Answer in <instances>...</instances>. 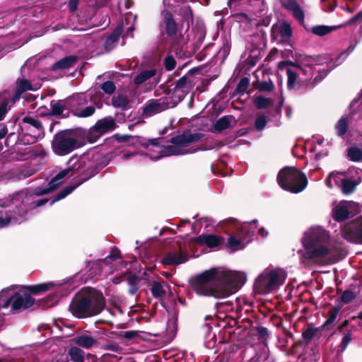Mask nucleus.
Segmentation results:
<instances>
[{
  "label": "nucleus",
  "mask_w": 362,
  "mask_h": 362,
  "mask_svg": "<svg viewBox=\"0 0 362 362\" xmlns=\"http://www.w3.org/2000/svg\"><path fill=\"white\" fill-rule=\"evenodd\" d=\"M23 197V193L21 192L13 198L8 197L0 200V228L13 224H18L25 221V211H18V215H13L11 213L3 211L2 208L9 206L11 203L17 202Z\"/></svg>",
  "instance_id": "10"
},
{
  "label": "nucleus",
  "mask_w": 362,
  "mask_h": 362,
  "mask_svg": "<svg viewBox=\"0 0 362 362\" xmlns=\"http://www.w3.org/2000/svg\"><path fill=\"white\" fill-rule=\"evenodd\" d=\"M327 72L325 73L323 76H321V74H320L318 76H316L314 79L315 83L321 81L327 75Z\"/></svg>",
  "instance_id": "62"
},
{
  "label": "nucleus",
  "mask_w": 362,
  "mask_h": 362,
  "mask_svg": "<svg viewBox=\"0 0 362 362\" xmlns=\"http://www.w3.org/2000/svg\"><path fill=\"white\" fill-rule=\"evenodd\" d=\"M76 59L74 57H65L53 64L52 70L66 69L74 66Z\"/></svg>",
  "instance_id": "26"
},
{
  "label": "nucleus",
  "mask_w": 362,
  "mask_h": 362,
  "mask_svg": "<svg viewBox=\"0 0 362 362\" xmlns=\"http://www.w3.org/2000/svg\"><path fill=\"white\" fill-rule=\"evenodd\" d=\"M221 226L228 227L227 247L231 251H236L243 250L251 242L257 228V220L240 223L236 219L228 218L221 223Z\"/></svg>",
  "instance_id": "4"
},
{
  "label": "nucleus",
  "mask_w": 362,
  "mask_h": 362,
  "mask_svg": "<svg viewBox=\"0 0 362 362\" xmlns=\"http://www.w3.org/2000/svg\"><path fill=\"white\" fill-rule=\"evenodd\" d=\"M72 341L74 344L85 349H90L97 344L95 339L86 333L75 337Z\"/></svg>",
  "instance_id": "21"
},
{
  "label": "nucleus",
  "mask_w": 362,
  "mask_h": 362,
  "mask_svg": "<svg viewBox=\"0 0 362 362\" xmlns=\"http://www.w3.org/2000/svg\"><path fill=\"white\" fill-rule=\"evenodd\" d=\"M286 279L282 269H265L256 279L254 289L257 293L267 294L279 288Z\"/></svg>",
  "instance_id": "6"
},
{
  "label": "nucleus",
  "mask_w": 362,
  "mask_h": 362,
  "mask_svg": "<svg viewBox=\"0 0 362 362\" xmlns=\"http://www.w3.org/2000/svg\"><path fill=\"white\" fill-rule=\"evenodd\" d=\"M66 102L64 100L52 101V112L55 115H62L66 108Z\"/></svg>",
  "instance_id": "34"
},
{
  "label": "nucleus",
  "mask_w": 362,
  "mask_h": 362,
  "mask_svg": "<svg viewBox=\"0 0 362 362\" xmlns=\"http://www.w3.org/2000/svg\"><path fill=\"white\" fill-rule=\"evenodd\" d=\"M112 103L115 107L124 109L129 104V100L126 95L118 94L112 97Z\"/></svg>",
  "instance_id": "29"
},
{
  "label": "nucleus",
  "mask_w": 362,
  "mask_h": 362,
  "mask_svg": "<svg viewBox=\"0 0 362 362\" xmlns=\"http://www.w3.org/2000/svg\"><path fill=\"white\" fill-rule=\"evenodd\" d=\"M246 281L243 272L226 268H211L195 276L191 281L193 291L199 296L224 298L230 296Z\"/></svg>",
  "instance_id": "1"
},
{
  "label": "nucleus",
  "mask_w": 362,
  "mask_h": 362,
  "mask_svg": "<svg viewBox=\"0 0 362 362\" xmlns=\"http://www.w3.org/2000/svg\"><path fill=\"white\" fill-rule=\"evenodd\" d=\"M55 286L56 285L53 282H47L32 286L29 288V289L30 292H32L33 293L37 294L41 292L52 289L55 287Z\"/></svg>",
  "instance_id": "31"
},
{
  "label": "nucleus",
  "mask_w": 362,
  "mask_h": 362,
  "mask_svg": "<svg viewBox=\"0 0 362 362\" xmlns=\"http://www.w3.org/2000/svg\"><path fill=\"white\" fill-rule=\"evenodd\" d=\"M197 242L201 245H206L209 247L213 248L221 243V238L214 235H203L197 238Z\"/></svg>",
  "instance_id": "23"
},
{
  "label": "nucleus",
  "mask_w": 362,
  "mask_h": 362,
  "mask_svg": "<svg viewBox=\"0 0 362 362\" xmlns=\"http://www.w3.org/2000/svg\"><path fill=\"white\" fill-rule=\"evenodd\" d=\"M349 159L354 162L362 160V150L357 147H351L348 150Z\"/></svg>",
  "instance_id": "36"
},
{
  "label": "nucleus",
  "mask_w": 362,
  "mask_h": 362,
  "mask_svg": "<svg viewBox=\"0 0 362 362\" xmlns=\"http://www.w3.org/2000/svg\"><path fill=\"white\" fill-rule=\"evenodd\" d=\"M151 292L154 297L159 298L164 295L165 291L159 282H154L151 287Z\"/></svg>",
  "instance_id": "40"
},
{
  "label": "nucleus",
  "mask_w": 362,
  "mask_h": 362,
  "mask_svg": "<svg viewBox=\"0 0 362 362\" xmlns=\"http://www.w3.org/2000/svg\"><path fill=\"white\" fill-rule=\"evenodd\" d=\"M274 102L269 98L262 95L257 96L254 100V105L258 109H264L273 105Z\"/></svg>",
  "instance_id": "32"
},
{
  "label": "nucleus",
  "mask_w": 362,
  "mask_h": 362,
  "mask_svg": "<svg viewBox=\"0 0 362 362\" xmlns=\"http://www.w3.org/2000/svg\"><path fill=\"white\" fill-rule=\"evenodd\" d=\"M352 337L351 334L350 333L346 334L342 339L341 341V346L342 349H344L347 345L349 344V342L351 341Z\"/></svg>",
  "instance_id": "56"
},
{
  "label": "nucleus",
  "mask_w": 362,
  "mask_h": 362,
  "mask_svg": "<svg viewBox=\"0 0 362 362\" xmlns=\"http://www.w3.org/2000/svg\"><path fill=\"white\" fill-rule=\"evenodd\" d=\"M362 18V12H360L358 13H357L355 16H354L353 18H351L346 23V25H351V24H353L354 23H356L358 20L359 19H361Z\"/></svg>",
  "instance_id": "57"
},
{
  "label": "nucleus",
  "mask_w": 362,
  "mask_h": 362,
  "mask_svg": "<svg viewBox=\"0 0 362 362\" xmlns=\"http://www.w3.org/2000/svg\"><path fill=\"white\" fill-rule=\"evenodd\" d=\"M69 355L74 362H83L84 360V352L78 347H71L69 351Z\"/></svg>",
  "instance_id": "33"
},
{
  "label": "nucleus",
  "mask_w": 362,
  "mask_h": 362,
  "mask_svg": "<svg viewBox=\"0 0 362 362\" xmlns=\"http://www.w3.org/2000/svg\"><path fill=\"white\" fill-rule=\"evenodd\" d=\"M86 180H83V181L80 182L77 185H71L66 187L62 191H61L59 194H57L54 199L51 202V204H54L55 202H57L65 197H66L68 194H69L71 192H72L78 185H80L83 181Z\"/></svg>",
  "instance_id": "35"
},
{
  "label": "nucleus",
  "mask_w": 362,
  "mask_h": 362,
  "mask_svg": "<svg viewBox=\"0 0 362 362\" xmlns=\"http://www.w3.org/2000/svg\"><path fill=\"white\" fill-rule=\"evenodd\" d=\"M187 78L186 77H182L180 78L175 84V93L181 92L182 94L187 92Z\"/></svg>",
  "instance_id": "39"
},
{
  "label": "nucleus",
  "mask_w": 362,
  "mask_h": 362,
  "mask_svg": "<svg viewBox=\"0 0 362 362\" xmlns=\"http://www.w3.org/2000/svg\"><path fill=\"white\" fill-rule=\"evenodd\" d=\"M346 129H347L346 118L341 117L338 121V122L337 123V125H336V129H337V134L339 136L344 135L346 132Z\"/></svg>",
  "instance_id": "41"
},
{
  "label": "nucleus",
  "mask_w": 362,
  "mask_h": 362,
  "mask_svg": "<svg viewBox=\"0 0 362 362\" xmlns=\"http://www.w3.org/2000/svg\"><path fill=\"white\" fill-rule=\"evenodd\" d=\"M269 359L268 349L264 346L262 349V354L259 355L254 362H264Z\"/></svg>",
  "instance_id": "51"
},
{
  "label": "nucleus",
  "mask_w": 362,
  "mask_h": 362,
  "mask_svg": "<svg viewBox=\"0 0 362 362\" xmlns=\"http://www.w3.org/2000/svg\"><path fill=\"white\" fill-rule=\"evenodd\" d=\"M136 332L134 331H128L124 333V337L127 339H131L136 336Z\"/></svg>",
  "instance_id": "58"
},
{
  "label": "nucleus",
  "mask_w": 362,
  "mask_h": 362,
  "mask_svg": "<svg viewBox=\"0 0 362 362\" xmlns=\"http://www.w3.org/2000/svg\"><path fill=\"white\" fill-rule=\"evenodd\" d=\"M359 183L360 180H354L344 177L340 188L343 194H350L355 191Z\"/></svg>",
  "instance_id": "25"
},
{
  "label": "nucleus",
  "mask_w": 362,
  "mask_h": 362,
  "mask_svg": "<svg viewBox=\"0 0 362 362\" xmlns=\"http://www.w3.org/2000/svg\"><path fill=\"white\" fill-rule=\"evenodd\" d=\"M234 121L232 116H224L217 120L214 129L216 131L221 132L230 127V124Z\"/></svg>",
  "instance_id": "27"
},
{
  "label": "nucleus",
  "mask_w": 362,
  "mask_h": 362,
  "mask_svg": "<svg viewBox=\"0 0 362 362\" xmlns=\"http://www.w3.org/2000/svg\"><path fill=\"white\" fill-rule=\"evenodd\" d=\"M171 98L170 97H163L156 100H148L143 109V114L146 117H151L170 107H173L171 104Z\"/></svg>",
  "instance_id": "12"
},
{
  "label": "nucleus",
  "mask_w": 362,
  "mask_h": 362,
  "mask_svg": "<svg viewBox=\"0 0 362 362\" xmlns=\"http://www.w3.org/2000/svg\"><path fill=\"white\" fill-rule=\"evenodd\" d=\"M317 329L315 327H308L303 332V339L306 344H309L315 337Z\"/></svg>",
  "instance_id": "38"
},
{
  "label": "nucleus",
  "mask_w": 362,
  "mask_h": 362,
  "mask_svg": "<svg viewBox=\"0 0 362 362\" xmlns=\"http://www.w3.org/2000/svg\"><path fill=\"white\" fill-rule=\"evenodd\" d=\"M165 66L168 71L173 70L175 66V61L173 57H168L165 59Z\"/></svg>",
  "instance_id": "50"
},
{
  "label": "nucleus",
  "mask_w": 362,
  "mask_h": 362,
  "mask_svg": "<svg viewBox=\"0 0 362 362\" xmlns=\"http://www.w3.org/2000/svg\"><path fill=\"white\" fill-rule=\"evenodd\" d=\"M182 13L181 14L183 16V18L185 21H192V13L190 7L188 5H185L181 8Z\"/></svg>",
  "instance_id": "43"
},
{
  "label": "nucleus",
  "mask_w": 362,
  "mask_h": 362,
  "mask_svg": "<svg viewBox=\"0 0 362 362\" xmlns=\"http://www.w3.org/2000/svg\"><path fill=\"white\" fill-rule=\"evenodd\" d=\"M299 4L296 0H285L283 6L288 11L292 12Z\"/></svg>",
  "instance_id": "47"
},
{
  "label": "nucleus",
  "mask_w": 362,
  "mask_h": 362,
  "mask_svg": "<svg viewBox=\"0 0 362 362\" xmlns=\"http://www.w3.org/2000/svg\"><path fill=\"white\" fill-rule=\"evenodd\" d=\"M273 88L274 85L271 81L261 83L259 86V89L261 90L270 91L273 89Z\"/></svg>",
  "instance_id": "55"
},
{
  "label": "nucleus",
  "mask_w": 362,
  "mask_h": 362,
  "mask_svg": "<svg viewBox=\"0 0 362 362\" xmlns=\"http://www.w3.org/2000/svg\"><path fill=\"white\" fill-rule=\"evenodd\" d=\"M6 134V130L5 129H0V139H3Z\"/></svg>",
  "instance_id": "64"
},
{
  "label": "nucleus",
  "mask_w": 362,
  "mask_h": 362,
  "mask_svg": "<svg viewBox=\"0 0 362 362\" xmlns=\"http://www.w3.org/2000/svg\"><path fill=\"white\" fill-rule=\"evenodd\" d=\"M34 303V299L31 296L24 291H16L11 298L12 310H24L30 308Z\"/></svg>",
  "instance_id": "14"
},
{
  "label": "nucleus",
  "mask_w": 362,
  "mask_h": 362,
  "mask_svg": "<svg viewBox=\"0 0 362 362\" xmlns=\"http://www.w3.org/2000/svg\"><path fill=\"white\" fill-rule=\"evenodd\" d=\"M356 298V295L353 291H345L341 296V300L344 303L351 302Z\"/></svg>",
  "instance_id": "45"
},
{
  "label": "nucleus",
  "mask_w": 362,
  "mask_h": 362,
  "mask_svg": "<svg viewBox=\"0 0 362 362\" xmlns=\"http://www.w3.org/2000/svg\"><path fill=\"white\" fill-rule=\"evenodd\" d=\"M340 27L341 26H327L323 25H315L311 28V31L316 35L324 36Z\"/></svg>",
  "instance_id": "28"
},
{
  "label": "nucleus",
  "mask_w": 362,
  "mask_h": 362,
  "mask_svg": "<svg viewBox=\"0 0 362 362\" xmlns=\"http://www.w3.org/2000/svg\"><path fill=\"white\" fill-rule=\"evenodd\" d=\"M101 88L105 93L110 95L115 90V86L113 82L107 81L102 84Z\"/></svg>",
  "instance_id": "42"
},
{
  "label": "nucleus",
  "mask_w": 362,
  "mask_h": 362,
  "mask_svg": "<svg viewBox=\"0 0 362 362\" xmlns=\"http://www.w3.org/2000/svg\"><path fill=\"white\" fill-rule=\"evenodd\" d=\"M47 199H39L37 200L35 204V207H37V206H41L42 205H44L45 203L47 202Z\"/></svg>",
  "instance_id": "61"
},
{
  "label": "nucleus",
  "mask_w": 362,
  "mask_h": 362,
  "mask_svg": "<svg viewBox=\"0 0 362 362\" xmlns=\"http://www.w3.org/2000/svg\"><path fill=\"white\" fill-rule=\"evenodd\" d=\"M259 234L261 235L262 237H266L268 234V233L267 231H265V230L263 228H261L259 230Z\"/></svg>",
  "instance_id": "63"
},
{
  "label": "nucleus",
  "mask_w": 362,
  "mask_h": 362,
  "mask_svg": "<svg viewBox=\"0 0 362 362\" xmlns=\"http://www.w3.org/2000/svg\"><path fill=\"white\" fill-rule=\"evenodd\" d=\"M78 0H71L69 3V8L71 11H74L77 8Z\"/></svg>",
  "instance_id": "59"
},
{
  "label": "nucleus",
  "mask_w": 362,
  "mask_h": 362,
  "mask_svg": "<svg viewBox=\"0 0 362 362\" xmlns=\"http://www.w3.org/2000/svg\"><path fill=\"white\" fill-rule=\"evenodd\" d=\"M8 101L0 102V121L2 120L7 112Z\"/></svg>",
  "instance_id": "52"
},
{
  "label": "nucleus",
  "mask_w": 362,
  "mask_h": 362,
  "mask_svg": "<svg viewBox=\"0 0 362 362\" xmlns=\"http://www.w3.org/2000/svg\"><path fill=\"white\" fill-rule=\"evenodd\" d=\"M355 203L349 201L341 202L333 211L334 218L338 221H341L347 218L351 213L352 208Z\"/></svg>",
  "instance_id": "19"
},
{
  "label": "nucleus",
  "mask_w": 362,
  "mask_h": 362,
  "mask_svg": "<svg viewBox=\"0 0 362 362\" xmlns=\"http://www.w3.org/2000/svg\"><path fill=\"white\" fill-rule=\"evenodd\" d=\"M105 298L95 289L81 290L74 298L69 310L76 317L84 318L98 315L104 309Z\"/></svg>",
  "instance_id": "2"
},
{
  "label": "nucleus",
  "mask_w": 362,
  "mask_h": 362,
  "mask_svg": "<svg viewBox=\"0 0 362 362\" xmlns=\"http://www.w3.org/2000/svg\"><path fill=\"white\" fill-rule=\"evenodd\" d=\"M14 293V287H9L0 292V310L6 309L11 305V298Z\"/></svg>",
  "instance_id": "22"
},
{
  "label": "nucleus",
  "mask_w": 362,
  "mask_h": 362,
  "mask_svg": "<svg viewBox=\"0 0 362 362\" xmlns=\"http://www.w3.org/2000/svg\"><path fill=\"white\" fill-rule=\"evenodd\" d=\"M302 243L306 250L304 258L325 257L331 251L329 234L320 226H313L306 230Z\"/></svg>",
  "instance_id": "3"
},
{
  "label": "nucleus",
  "mask_w": 362,
  "mask_h": 362,
  "mask_svg": "<svg viewBox=\"0 0 362 362\" xmlns=\"http://www.w3.org/2000/svg\"><path fill=\"white\" fill-rule=\"evenodd\" d=\"M249 86V80L247 78H244L239 82L237 90L238 92L243 93L246 91Z\"/></svg>",
  "instance_id": "49"
},
{
  "label": "nucleus",
  "mask_w": 362,
  "mask_h": 362,
  "mask_svg": "<svg viewBox=\"0 0 362 362\" xmlns=\"http://www.w3.org/2000/svg\"><path fill=\"white\" fill-rule=\"evenodd\" d=\"M95 108L94 106H88L82 110H76L75 115L78 117H87L94 114Z\"/></svg>",
  "instance_id": "37"
},
{
  "label": "nucleus",
  "mask_w": 362,
  "mask_h": 362,
  "mask_svg": "<svg viewBox=\"0 0 362 362\" xmlns=\"http://www.w3.org/2000/svg\"><path fill=\"white\" fill-rule=\"evenodd\" d=\"M255 127L258 130H262L264 128L267 124V119L264 115L258 117L255 120Z\"/></svg>",
  "instance_id": "46"
},
{
  "label": "nucleus",
  "mask_w": 362,
  "mask_h": 362,
  "mask_svg": "<svg viewBox=\"0 0 362 362\" xmlns=\"http://www.w3.org/2000/svg\"><path fill=\"white\" fill-rule=\"evenodd\" d=\"M189 259V256L185 249L180 247L178 250L169 252L160 262L163 264L177 265L185 263Z\"/></svg>",
  "instance_id": "17"
},
{
  "label": "nucleus",
  "mask_w": 362,
  "mask_h": 362,
  "mask_svg": "<svg viewBox=\"0 0 362 362\" xmlns=\"http://www.w3.org/2000/svg\"><path fill=\"white\" fill-rule=\"evenodd\" d=\"M18 88L22 92L33 89L30 83L26 80L21 81Z\"/></svg>",
  "instance_id": "54"
},
{
  "label": "nucleus",
  "mask_w": 362,
  "mask_h": 362,
  "mask_svg": "<svg viewBox=\"0 0 362 362\" xmlns=\"http://www.w3.org/2000/svg\"><path fill=\"white\" fill-rule=\"evenodd\" d=\"M202 137L200 133H184L180 135L172 137L171 144L167 146H158L153 144L156 151L159 153L156 156H151L152 160H158L164 156H180L189 153H193L197 148L192 146V144L197 142Z\"/></svg>",
  "instance_id": "5"
},
{
  "label": "nucleus",
  "mask_w": 362,
  "mask_h": 362,
  "mask_svg": "<svg viewBox=\"0 0 362 362\" xmlns=\"http://www.w3.org/2000/svg\"><path fill=\"white\" fill-rule=\"evenodd\" d=\"M122 30L120 28H117L111 35H110L107 39V44H111L115 42L119 39V35H121Z\"/></svg>",
  "instance_id": "48"
},
{
  "label": "nucleus",
  "mask_w": 362,
  "mask_h": 362,
  "mask_svg": "<svg viewBox=\"0 0 362 362\" xmlns=\"http://www.w3.org/2000/svg\"><path fill=\"white\" fill-rule=\"evenodd\" d=\"M119 258V252L117 250H112L110 254L104 259V262H108L109 260H115Z\"/></svg>",
  "instance_id": "53"
},
{
  "label": "nucleus",
  "mask_w": 362,
  "mask_h": 362,
  "mask_svg": "<svg viewBox=\"0 0 362 362\" xmlns=\"http://www.w3.org/2000/svg\"><path fill=\"white\" fill-rule=\"evenodd\" d=\"M342 234L349 241L362 243V217L346 224L342 228Z\"/></svg>",
  "instance_id": "13"
},
{
  "label": "nucleus",
  "mask_w": 362,
  "mask_h": 362,
  "mask_svg": "<svg viewBox=\"0 0 362 362\" xmlns=\"http://www.w3.org/2000/svg\"><path fill=\"white\" fill-rule=\"evenodd\" d=\"M344 177L345 175L343 173L332 172L325 180L326 185L329 188H332L334 186L340 187Z\"/></svg>",
  "instance_id": "24"
},
{
  "label": "nucleus",
  "mask_w": 362,
  "mask_h": 362,
  "mask_svg": "<svg viewBox=\"0 0 362 362\" xmlns=\"http://www.w3.org/2000/svg\"><path fill=\"white\" fill-rule=\"evenodd\" d=\"M258 333L263 339H264L268 335L267 329L264 327L259 328Z\"/></svg>",
  "instance_id": "60"
},
{
  "label": "nucleus",
  "mask_w": 362,
  "mask_h": 362,
  "mask_svg": "<svg viewBox=\"0 0 362 362\" xmlns=\"http://www.w3.org/2000/svg\"><path fill=\"white\" fill-rule=\"evenodd\" d=\"M21 129L34 138L40 136L43 128L40 120L34 117L25 116L21 122Z\"/></svg>",
  "instance_id": "15"
},
{
  "label": "nucleus",
  "mask_w": 362,
  "mask_h": 362,
  "mask_svg": "<svg viewBox=\"0 0 362 362\" xmlns=\"http://www.w3.org/2000/svg\"><path fill=\"white\" fill-rule=\"evenodd\" d=\"M117 127L115 120L112 117H105L98 120L92 128V132L100 136L108 132L114 130Z\"/></svg>",
  "instance_id": "18"
},
{
  "label": "nucleus",
  "mask_w": 362,
  "mask_h": 362,
  "mask_svg": "<svg viewBox=\"0 0 362 362\" xmlns=\"http://www.w3.org/2000/svg\"><path fill=\"white\" fill-rule=\"evenodd\" d=\"M277 181L281 188L292 193L302 192L308 185L305 174L294 167H286L281 170Z\"/></svg>",
  "instance_id": "7"
},
{
  "label": "nucleus",
  "mask_w": 362,
  "mask_h": 362,
  "mask_svg": "<svg viewBox=\"0 0 362 362\" xmlns=\"http://www.w3.org/2000/svg\"><path fill=\"white\" fill-rule=\"evenodd\" d=\"M292 13H293V16L298 21H300V23H303L304 21V18H305V14H304V12L303 11V9L301 8V7L300 6V5H298L293 11H292Z\"/></svg>",
  "instance_id": "44"
},
{
  "label": "nucleus",
  "mask_w": 362,
  "mask_h": 362,
  "mask_svg": "<svg viewBox=\"0 0 362 362\" xmlns=\"http://www.w3.org/2000/svg\"><path fill=\"white\" fill-rule=\"evenodd\" d=\"M69 167L58 173L52 180L49 182L48 187L40 189H36L35 191V194L42 195L44 194H47L51 192L57 188L62 182L64 177L69 173L71 171L78 170L81 168V160L80 158L76 156H73L70 158L68 162Z\"/></svg>",
  "instance_id": "11"
},
{
  "label": "nucleus",
  "mask_w": 362,
  "mask_h": 362,
  "mask_svg": "<svg viewBox=\"0 0 362 362\" xmlns=\"http://www.w3.org/2000/svg\"><path fill=\"white\" fill-rule=\"evenodd\" d=\"M83 143L71 131H64L57 134L52 142V148L58 156H65L81 147Z\"/></svg>",
  "instance_id": "8"
},
{
  "label": "nucleus",
  "mask_w": 362,
  "mask_h": 362,
  "mask_svg": "<svg viewBox=\"0 0 362 362\" xmlns=\"http://www.w3.org/2000/svg\"><path fill=\"white\" fill-rule=\"evenodd\" d=\"M155 74V69L143 71L135 77L134 82L136 84H141L152 78Z\"/></svg>",
  "instance_id": "30"
},
{
  "label": "nucleus",
  "mask_w": 362,
  "mask_h": 362,
  "mask_svg": "<svg viewBox=\"0 0 362 362\" xmlns=\"http://www.w3.org/2000/svg\"><path fill=\"white\" fill-rule=\"evenodd\" d=\"M162 16L167 35L171 38L173 42L179 43L182 35L177 28V23L174 21L172 14L168 11H164L162 13Z\"/></svg>",
  "instance_id": "16"
},
{
  "label": "nucleus",
  "mask_w": 362,
  "mask_h": 362,
  "mask_svg": "<svg viewBox=\"0 0 362 362\" xmlns=\"http://www.w3.org/2000/svg\"><path fill=\"white\" fill-rule=\"evenodd\" d=\"M274 35L279 34L284 40L290 39L292 35V29L291 25L287 22L276 24L272 27Z\"/></svg>",
  "instance_id": "20"
},
{
  "label": "nucleus",
  "mask_w": 362,
  "mask_h": 362,
  "mask_svg": "<svg viewBox=\"0 0 362 362\" xmlns=\"http://www.w3.org/2000/svg\"><path fill=\"white\" fill-rule=\"evenodd\" d=\"M280 70L286 69L287 74V86L293 89L297 83H305L312 76V68L310 66L301 67L288 62H281L278 64Z\"/></svg>",
  "instance_id": "9"
}]
</instances>
